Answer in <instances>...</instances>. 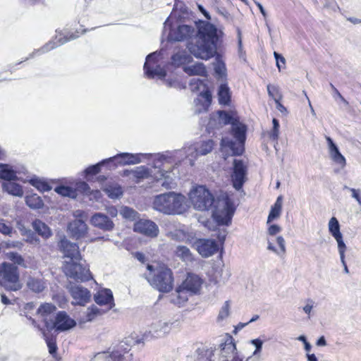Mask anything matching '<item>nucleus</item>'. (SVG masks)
<instances>
[{"label": "nucleus", "instance_id": "16", "mask_svg": "<svg viewBox=\"0 0 361 361\" xmlns=\"http://www.w3.org/2000/svg\"><path fill=\"white\" fill-rule=\"evenodd\" d=\"M67 288L71 297L76 300L75 302H72L73 305L84 306L90 302L91 294L87 288L79 285H75L72 282H69V285Z\"/></svg>", "mask_w": 361, "mask_h": 361}, {"label": "nucleus", "instance_id": "64", "mask_svg": "<svg viewBox=\"0 0 361 361\" xmlns=\"http://www.w3.org/2000/svg\"><path fill=\"white\" fill-rule=\"evenodd\" d=\"M274 58L276 60V66H277L279 71H281L282 68H284V66L286 63V59L282 56V54H281L276 51L274 52Z\"/></svg>", "mask_w": 361, "mask_h": 361}, {"label": "nucleus", "instance_id": "25", "mask_svg": "<svg viewBox=\"0 0 361 361\" xmlns=\"http://www.w3.org/2000/svg\"><path fill=\"white\" fill-rule=\"evenodd\" d=\"M218 102L220 105L229 106L231 104L232 92L227 82L221 83L217 90Z\"/></svg>", "mask_w": 361, "mask_h": 361}, {"label": "nucleus", "instance_id": "22", "mask_svg": "<svg viewBox=\"0 0 361 361\" xmlns=\"http://www.w3.org/2000/svg\"><path fill=\"white\" fill-rule=\"evenodd\" d=\"M221 357L224 359L231 357V355L238 352L234 338L229 334H226L224 341L219 345Z\"/></svg>", "mask_w": 361, "mask_h": 361}, {"label": "nucleus", "instance_id": "31", "mask_svg": "<svg viewBox=\"0 0 361 361\" xmlns=\"http://www.w3.org/2000/svg\"><path fill=\"white\" fill-rule=\"evenodd\" d=\"M192 54H187L185 51L173 54L171 57V64L175 67H180L182 65L188 64L193 61Z\"/></svg>", "mask_w": 361, "mask_h": 361}, {"label": "nucleus", "instance_id": "57", "mask_svg": "<svg viewBox=\"0 0 361 361\" xmlns=\"http://www.w3.org/2000/svg\"><path fill=\"white\" fill-rule=\"evenodd\" d=\"M74 190H76L77 193L78 192H80L84 195H89L90 193V185H88L87 183L82 180L78 181L75 183V188H74Z\"/></svg>", "mask_w": 361, "mask_h": 361}, {"label": "nucleus", "instance_id": "21", "mask_svg": "<svg viewBox=\"0 0 361 361\" xmlns=\"http://www.w3.org/2000/svg\"><path fill=\"white\" fill-rule=\"evenodd\" d=\"M94 302L100 305H109V310L115 306L114 295L111 289L102 288L94 295Z\"/></svg>", "mask_w": 361, "mask_h": 361}, {"label": "nucleus", "instance_id": "36", "mask_svg": "<svg viewBox=\"0 0 361 361\" xmlns=\"http://www.w3.org/2000/svg\"><path fill=\"white\" fill-rule=\"evenodd\" d=\"M25 199L26 205L32 209H42L44 205L41 197L36 193L27 195Z\"/></svg>", "mask_w": 361, "mask_h": 361}, {"label": "nucleus", "instance_id": "34", "mask_svg": "<svg viewBox=\"0 0 361 361\" xmlns=\"http://www.w3.org/2000/svg\"><path fill=\"white\" fill-rule=\"evenodd\" d=\"M102 189L110 199H118L123 194L122 187L117 183L107 184Z\"/></svg>", "mask_w": 361, "mask_h": 361}, {"label": "nucleus", "instance_id": "40", "mask_svg": "<svg viewBox=\"0 0 361 361\" xmlns=\"http://www.w3.org/2000/svg\"><path fill=\"white\" fill-rule=\"evenodd\" d=\"M120 214L123 219L131 221H135L140 216L139 213L136 210L128 206L121 207L120 209Z\"/></svg>", "mask_w": 361, "mask_h": 361}, {"label": "nucleus", "instance_id": "19", "mask_svg": "<svg viewBox=\"0 0 361 361\" xmlns=\"http://www.w3.org/2000/svg\"><path fill=\"white\" fill-rule=\"evenodd\" d=\"M88 227L82 219H75L68 224L67 231L70 237L75 240L84 238L87 233Z\"/></svg>", "mask_w": 361, "mask_h": 361}, {"label": "nucleus", "instance_id": "47", "mask_svg": "<svg viewBox=\"0 0 361 361\" xmlns=\"http://www.w3.org/2000/svg\"><path fill=\"white\" fill-rule=\"evenodd\" d=\"M164 82L168 87H173L178 90L186 89V83L177 80L176 78H164Z\"/></svg>", "mask_w": 361, "mask_h": 361}, {"label": "nucleus", "instance_id": "30", "mask_svg": "<svg viewBox=\"0 0 361 361\" xmlns=\"http://www.w3.org/2000/svg\"><path fill=\"white\" fill-rule=\"evenodd\" d=\"M32 224L35 231L43 238L48 239L53 235L49 226L42 220L36 219Z\"/></svg>", "mask_w": 361, "mask_h": 361}, {"label": "nucleus", "instance_id": "49", "mask_svg": "<svg viewBox=\"0 0 361 361\" xmlns=\"http://www.w3.org/2000/svg\"><path fill=\"white\" fill-rule=\"evenodd\" d=\"M214 142L212 139H209V140L202 141L200 145L199 153L201 155L207 154L208 153L212 152V150L214 148Z\"/></svg>", "mask_w": 361, "mask_h": 361}, {"label": "nucleus", "instance_id": "17", "mask_svg": "<svg viewBox=\"0 0 361 361\" xmlns=\"http://www.w3.org/2000/svg\"><path fill=\"white\" fill-rule=\"evenodd\" d=\"M133 231L148 237L154 238L159 234V228L152 220L139 219L133 225Z\"/></svg>", "mask_w": 361, "mask_h": 361}, {"label": "nucleus", "instance_id": "39", "mask_svg": "<svg viewBox=\"0 0 361 361\" xmlns=\"http://www.w3.org/2000/svg\"><path fill=\"white\" fill-rule=\"evenodd\" d=\"M27 287L34 293H39L45 288L42 279L30 276L27 281Z\"/></svg>", "mask_w": 361, "mask_h": 361}, {"label": "nucleus", "instance_id": "27", "mask_svg": "<svg viewBox=\"0 0 361 361\" xmlns=\"http://www.w3.org/2000/svg\"><path fill=\"white\" fill-rule=\"evenodd\" d=\"M13 181H4L1 184L2 190L11 195L21 197L23 195V187L20 184Z\"/></svg>", "mask_w": 361, "mask_h": 361}, {"label": "nucleus", "instance_id": "11", "mask_svg": "<svg viewBox=\"0 0 361 361\" xmlns=\"http://www.w3.org/2000/svg\"><path fill=\"white\" fill-rule=\"evenodd\" d=\"M57 248L63 254V257L69 258L70 261L82 259L78 244L70 241L63 234L60 235V239L57 242Z\"/></svg>", "mask_w": 361, "mask_h": 361}, {"label": "nucleus", "instance_id": "2", "mask_svg": "<svg viewBox=\"0 0 361 361\" xmlns=\"http://www.w3.org/2000/svg\"><path fill=\"white\" fill-rule=\"evenodd\" d=\"M181 16L171 18L170 15L164 23V28L169 29L167 41L169 42L187 41L186 48L189 51L190 45H200L202 37L200 35V30L207 27L210 22L203 20L195 21L196 29L194 26L181 23Z\"/></svg>", "mask_w": 361, "mask_h": 361}, {"label": "nucleus", "instance_id": "5", "mask_svg": "<svg viewBox=\"0 0 361 361\" xmlns=\"http://www.w3.org/2000/svg\"><path fill=\"white\" fill-rule=\"evenodd\" d=\"M194 208L199 211H209L217 208L223 197H215L212 192L202 185L193 187L188 194Z\"/></svg>", "mask_w": 361, "mask_h": 361}, {"label": "nucleus", "instance_id": "9", "mask_svg": "<svg viewBox=\"0 0 361 361\" xmlns=\"http://www.w3.org/2000/svg\"><path fill=\"white\" fill-rule=\"evenodd\" d=\"M80 261H65L63 264V271L65 275L76 282L83 283L93 279L87 264H83Z\"/></svg>", "mask_w": 361, "mask_h": 361}, {"label": "nucleus", "instance_id": "63", "mask_svg": "<svg viewBox=\"0 0 361 361\" xmlns=\"http://www.w3.org/2000/svg\"><path fill=\"white\" fill-rule=\"evenodd\" d=\"M88 312L87 314V321H92L94 318L101 314V310L94 305H92L87 308Z\"/></svg>", "mask_w": 361, "mask_h": 361}, {"label": "nucleus", "instance_id": "24", "mask_svg": "<svg viewBox=\"0 0 361 361\" xmlns=\"http://www.w3.org/2000/svg\"><path fill=\"white\" fill-rule=\"evenodd\" d=\"M326 142L331 159L336 164L340 165L341 168H344L346 165V160L344 156L341 153L337 145L330 137H326Z\"/></svg>", "mask_w": 361, "mask_h": 361}, {"label": "nucleus", "instance_id": "38", "mask_svg": "<svg viewBox=\"0 0 361 361\" xmlns=\"http://www.w3.org/2000/svg\"><path fill=\"white\" fill-rule=\"evenodd\" d=\"M215 348H198L195 353L197 354L196 361H214L212 357L214 355Z\"/></svg>", "mask_w": 361, "mask_h": 361}, {"label": "nucleus", "instance_id": "48", "mask_svg": "<svg viewBox=\"0 0 361 361\" xmlns=\"http://www.w3.org/2000/svg\"><path fill=\"white\" fill-rule=\"evenodd\" d=\"M99 164L102 168L104 167L109 171L114 170L118 167L116 156H113L111 157L102 159V161H99Z\"/></svg>", "mask_w": 361, "mask_h": 361}, {"label": "nucleus", "instance_id": "56", "mask_svg": "<svg viewBox=\"0 0 361 361\" xmlns=\"http://www.w3.org/2000/svg\"><path fill=\"white\" fill-rule=\"evenodd\" d=\"M176 11H180V13H181L183 15H188L189 13V9L185 5V4L183 1L179 0L175 1V4L173 5L172 12L171 13V18H173V13Z\"/></svg>", "mask_w": 361, "mask_h": 361}, {"label": "nucleus", "instance_id": "37", "mask_svg": "<svg viewBox=\"0 0 361 361\" xmlns=\"http://www.w3.org/2000/svg\"><path fill=\"white\" fill-rule=\"evenodd\" d=\"M54 191L60 195L62 197H70L72 199H75L78 196V193L76 192V190H74L73 188L69 185H59L55 187Z\"/></svg>", "mask_w": 361, "mask_h": 361}, {"label": "nucleus", "instance_id": "7", "mask_svg": "<svg viewBox=\"0 0 361 361\" xmlns=\"http://www.w3.org/2000/svg\"><path fill=\"white\" fill-rule=\"evenodd\" d=\"M18 266L3 262L0 264V286L7 291H17L22 288Z\"/></svg>", "mask_w": 361, "mask_h": 361}, {"label": "nucleus", "instance_id": "44", "mask_svg": "<svg viewBox=\"0 0 361 361\" xmlns=\"http://www.w3.org/2000/svg\"><path fill=\"white\" fill-rule=\"evenodd\" d=\"M6 258L11 260L15 265H20L24 268L27 266L25 264V259L23 257L18 253L17 252H9L6 254Z\"/></svg>", "mask_w": 361, "mask_h": 361}, {"label": "nucleus", "instance_id": "1", "mask_svg": "<svg viewBox=\"0 0 361 361\" xmlns=\"http://www.w3.org/2000/svg\"><path fill=\"white\" fill-rule=\"evenodd\" d=\"M207 24V27L200 31L201 44L199 46L190 45L189 52L196 59L205 61L215 57L216 62L213 63L215 75L218 79L226 80V63L218 52V49L222 46L224 33L214 24Z\"/></svg>", "mask_w": 361, "mask_h": 361}, {"label": "nucleus", "instance_id": "13", "mask_svg": "<svg viewBox=\"0 0 361 361\" xmlns=\"http://www.w3.org/2000/svg\"><path fill=\"white\" fill-rule=\"evenodd\" d=\"M193 247L196 249L200 255L207 258L216 253L219 249V244L214 239L199 238L194 241Z\"/></svg>", "mask_w": 361, "mask_h": 361}, {"label": "nucleus", "instance_id": "23", "mask_svg": "<svg viewBox=\"0 0 361 361\" xmlns=\"http://www.w3.org/2000/svg\"><path fill=\"white\" fill-rule=\"evenodd\" d=\"M118 166L133 165L141 162V158L144 154H132L129 152H121L115 155Z\"/></svg>", "mask_w": 361, "mask_h": 361}, {"label": "nucleus", "instance_id": "41", "mask_svg": "<svg viewBox=\"0 0 361 361\" xmlns=\"http://www.w3.org/2000/svg\"><path fill=\"white\" fill-rule=\"evenodd\" d=\"M176 255L183 261H192V254L190 249L185 245H178L175 251Z\"/></svg>", "mask_w": 361, "mask_h": 361}, {"label": "nucleus", "instance_id": "33", "mask_svg": "<svg viewBox=\"0 0 361 361\" xmlns=\"http://www.w3.org/2000/svg\"><path fill=\"white\" fill-rule=\"evenodd\" d=\"M28 183L41 192H49L52 189L47 180L40 178L37 176H33L29 179Z\"/></svg>", "mask_w": 361, "mask_h": 361}, {"label": "nucleus", "instance_id": "8", "mask_svg": "<svg viewBox=\"0 0 361 361\" xmlns=\"http://www.w3.org/2000/svg\"><path fill=\"white\" fill-rule=\"evenodd\" d=\"M235 212V207L233 200L228 196H225L218 207L212 210V217L217 226H228L232 222Z\"/></svg>", "mask_w": 361, "mask_h": 361}, {"label": "nucleus", "instance_id": "46", "mask_svg": "<svg viewBox=\"0 0 361 361\" xmlns=\"http://www.w3.org/2000/svg\"><path fill=\"white\" fill-rule=\"evenodd\" d=\"M102 170L99 161L95 164H92L87 167L83 171L82 175L88 180L89 177L98 174Z\"/></svg>", "mask_w": 361, "mask_h": 361}, {"label": "nucleus", "instance_id": "55", "mask_svg": "<svg viewBox=\"0 0 361 361\" xmlns=\"http://www.w3.org/2000/svg\"><path fill=\"white\" fill-rule=\"evenodd\" d=\"M230 313V301L226 300L220 309L217 317V322H221L227 318Z\"/></svg>", "mask_w": 361, "mask_h": 361}, {"label": "nucleus", "instance_id": "62", "mask_svg": "<svg viewBox=\"0 0 361 361\" xmlns=\"http://www.w3.org/2000/svg\"><path fill=\"white\" fill-rule=\"evenodd\" d=\"M267 88L269 96L274 100L278 98V97L282 96L280 93L279 88L277 86L269 84Z\"/></svg>", "mask_w": 361, "mask_h": 361}, {"label": "nucleus", "instance_id": "3", "mask_svg": "<svg viewBox=\"0 0 361 361\" xmlns=\"http://www.w3.org/2000/svg\"><path fill=\"white\" fill-rule=\"evenodd\" d=\"M187 198L181 193L167 192L154 197L153 208L164 214H182L187 210Z\"/></svg>", "mask_w": 361, "mask_h": 361}, {"label": "nucleus", "instance_id": "53", "mask_svg": "<svg viewBox=\"0 0 361 361\" xmlns=\"http://www.w3.org/2000/svg\"><path fill=\"white\" fill-rule=\"evenodd\" d=\"M167 331L166 329L162 331L161 329L159 331V333L157 332V335L154 336L153 334H152L151 331L145 332L140 338H136L135 341H140V343H144L145 341H149L154 338L160 337L162 335H164L166 334Z\"/></svg>", "mask_w": 361, "mask_h": 361}, {"label": "nucleus", "instance_id": "15", "mask_svg": "<svg viewBox=\"0 0 361 361\" xmlns=\"http://www.w3.org/2000/svg\"><path fill=\"white\" fill-rule=\"evenodd\" d=\"M216 114L218 116L217 117L214 114L210 115L209 122L207 125V130L209 133L213 132V130L218 128L217 126L221 125V123L224 125L230 124L232 126V123H234L238 120V118H235L231 113L225 110H218Z\"/></svg>", "mask_w": 361, "mask_h": 361}, {"label": "nucleus", "instance_id": "50", "mask_svg": "<svg viewBox=\"0 0 361 361\" xmlns=\"http://www.w3.org/2000/svg\"><path fill=\"white\" fill-rule=\"evenodd\" d=\"M171 156L163 153H158L155 155V159L153 161V167L161 169L164 161L171 162Z\"/></svg>", "mask_w": 361, "mask_h": 361}, {"label": "nucleus", "instance_id": "4", "mask_svg": "<svg viewBox=\"0 0 361 361\" xmlns=\"http://www.w3.org/2000/svg\"><path fill=\"white\" fill-rule=\"evenodd\" d=\"M148 272L145 278L154 288L160 293H169L173 288V276L171 269L167 266L152 264L147 265Z\"/></svg>", "mask_w": 361, "mask_h": 361}, {"label": "nucleus", "instance_id": "60", "mask_svg": "<svg viewBox=\"0 0 361 361\" xmlns=\"http://www.w3.org/2000/svg\"><path fill=\"white\" fill-rule=\"evenodd\" d=\"M338 244V250L340 255V258L345 257V252L346 250V245L344 243L343 235L338 237L334 238Z\"/></svg>", "mask_w": 361, "mask_h": 361}, {"label": "nucleus", "instance_id": "43", "mask_svg": "<svg viewBox=\"0 0 361 361\" xmlns=\"http://www.w3.org/2000/svg\"><path fill=\"white\" fill-rule=\"evenodd\" d=\"M44 336L49 349V353L52 356H55L57 354L58 350L56 337L53 335L47 336L45 334H44Z\"/></svg>", "mask_w": 361, "mask_h": 361}, {"label": "nucleus", "instance_id": "42", "mask_svg": "<svg viewBox=\"0 0 361 361\" xmlns=\"http://www.w3.org/2000/svg\"><path fill=\"white\" fill-rule=\"evenodd\" d=\"M329 232L334 238H336L343 235L341 232V226L339 221L335 216L331 217L329 220Z\"/></svg>", "mask_w": 361, "mask_h": 361}, {"label": "nucleus", "instance_id": "52", "mask_svg": "<svg viewBox=\"0 0 361 361\" xmlns=\"http://www.w3.org/2000/svg\"><path fill=\"white\" fill-rule=\"evenodd\" d=\"M56 310L55 305L51 303H44L42 304L37 309V313L40 314L42 316H47L51 313H53Z\"/></svg>", "mask_w": 361, "mask_h": 361}, {"label": "nucleus", "instance_id": "35", "mask_svg": "<svg viewBox=\"0 0 361 361\" xmlns=\"http://www.w3.org/2000/svg\"><path fill=\"white\" fill-rule=\"evenodd\" d=\"M282 202H283V197L282 195H279L274 205L271 206L270 212L267 218V224L271 223L274 220L278 219L281 213L282 209Z\"/></svg>", "mask_w": 361, "mask_h": 361}, {"label": "nucleus", "instance_id": "54", "mask_svg": "<svg viewBox=\"0 0 361 361\" xmlns=\"http://www.w3.org/2000/svg\"><path fill=\"white\" fill-rule=\"evenodd\" d=\"M201 85H203L204 87H207V84L204 82V80L200 78H192L190 80L189 86L190 90L192 92H198L200 89Z\"/></svg>", "mask_w": 361, "mask_h": 361}, {"label": "nucleus", "instance_id": "12", "mask_svg": "<svg viewBox=\"0 0 361 361\" xmlns=\"http://www.w3.org/2000/svg\"><path fill=\"white\" fill-rule=\"evenodd\" d=\"M247 173V169L243 161L241 159H234L231 177L232 186L236 190H240L243 188L246 181Z\"/></svg>", "mask_w": 361, "mask_h": 361}, {"label": "nucleus", "instance_id": "45", "mask_svg": "<svg viewBox=\"0 0 361 361\" xmlns=\"http://www.w3.org/2000/svg\"><path fill=\"white\" fill-rule=\"evenodd\" d=\"M204 88L205 89L200 93V96L204 99V102L202 103V105L204 111H207L212 104V94L207 85V87Z\"/></svg>", "mask_w": 361, "mask_h": 361}, {"label": "nucleus", "instance_id": "51", "mask_svg": "<svg viewBox=\"0 0 361 361\" xmlns=\"http://www.w3.org/2000/svg\"><path fill=\"white\" fill-rule=\"evenodd\" d=\"M132 173L137 179H144L148 178L149 176V170L145 166L137 167L135 170H132Z\"/></svg>", "mask_w": 361, "mask_h": 361}, {"label": "nucleus", "instance_id": "32", "mask_svg": "<svg viewBox=\"0 0 361 361\" xmlns=\"http://www.w3.org/2000/svg\"><path fill=\"white\" fill-rule=\"evenodd\" d=\"M0 179L4 181L18 180L17 172L8 164L0 163Z\"/></svg>", "mask_w": 361, "mask_h": 361}, {"label": "nucleus", "instance_id": "20", "mask_svg": "<svg viewBox=\"0 0 361 361\" xmlns=\"http://www.w3.org/2000/svg\"><path fill=\"white\" fill-rule=\"evenodd\" d=\"M78 37V36L75 34H71L69 36H63V37L60 36L59 37L56 36L55 39L50 40L49 42L46 43L44 46H42L40 49H37L35 51H33L30 54V57H32L35 54H41L47 53V52L54 49V48L63 44L64 43H66L70 40L76 39Z\"/></svg>", "mask_w": 361, "mask_h": 361}, {"label": "nucleus", "instance_id": "61", "mask_svg": "<svg viewBox=\"0 0 361 361\" xmlns=\"http://www.w3.org/2000/svg\"><path fill=\"white\" fill-rule=\"evenodd\" d=\"M250 343L255 347L252 355H257L262 352L264 341L260 338L252 339Z\"/></svg>", "mask_w": 361, "mask_h": 361}, {"label": "nucleus", "instance_id": "59", "mask_svg": "<svg viewBox=\"0 0 361 361\" xmlns=\"http://www.w3.org/2000/svg\"><path fill=\"white\" fill-rule=\"evenodd\" d=\"M329 85L332 90L333 98L336 101H337V99H339L340 101L345 104V106H349V102L342 96L338 90L332 83H330Z\"/></svg>", "mask_w": 361, "mask_h": 361}, {"label": "nucleus", "instance_id": "18", "mask_svg": "<svg viewBox=\"0 0 361 361\" xmlns=\"http://www.w3.org/2000/svg\"><path fill=\"white\" fill-rule=\"evenodd\" d=\"M90 224L104 232L112 231L115 227V224L111 218L102 212L94 213L90 219Z\"/></svg>", "mask_w": 361, "mask_h": 361}, {"label": "nucleus", "instance_id": "58", "mask_svg": "<svg viewBox=\"0 0 361 361\" xmlns=\"http://www.w3.org/2000/svg\"><path fill=\"white\" fill-rule=\"evenodd\" d=\"M161 55V51H156L149 54L146 56L145 62L144 64H150L151 65V63L154 64V63H157L159 60Z\"/></svg>", "mask_w": 361, "mask_h": 361}, {"label": "nucleus", "instance_id": "29", "mask_svg": "<svg viewBox=\"0 0 361 361\" xmlns=\"http://www.w3.org/2000/svg\"><path fill=\"white\" fill-rule=\"evenodd\" d=\"M140 341H135V338L133 336L126 337L117 345L114 347V350H118V353L125 355L130 350L133 345L139 344Z\"/></svg>", "mask_w": 361, "mask_h": 361}, {"label": "nucleus", "instance_id": "26", "mask_svg": "<svg viewBox=\"0 0 361 361\" xmlns=\"http://www.w3.org/2000/svg\"><path fill=\"white\" fill-rule=\"evenodd\" d=\"M143 70L145 75L149 79L157 77L159 79L164 80L167 75L166 69L160 65L153 67L150 64H144Z\"/></svg>", "mask_w": 361, "mask_h": 361}, {"label": "nucleus", "instance_id": "14", "mask_svg": "<svg viewBox=\"0 0 361 361\" xmlns=\"http://www.w3.org/2000/svg\"><path fill=\"white\" fill-rule=\"evenodd\" d=\"M202 279L197 274L189 273L186 279L176 288V293H190V295L199 293L202 284Z\"/></svg>", "mask_w": 361, "mask_h": 361}, {"label": "nucleus", "instance_id": "6", "mask_svg": "<svg viewBox=\"0 0 361 361\" xmlns=\"http://www.w3.org/2000/svg\"><path fill=\"white\" fill-rule=\"evenodd\" d=\"M247 132V126L238 119L234 123H232L231 128V135L235 140L227 137H223L221 140V146L229 148L232 152V156L243 155L245 150Z\"/></svg>", "mask_w": 361, "mask_h": 361}, {"label": "nucleus", "instance_id": "10", "mask_svg": "<svg viewBox=\"0 0 361 361\" xmlns=\"http://www.w3.org/2000/svg\"><path fill=\"white\" fill-rule=\"evenodd\" d=\"M44 326L51 331L55 330L57 332H63L74 328L77 323L75 319L65 311H59L56 313L54 319H44Z\"/></svg>", "mask_w": 361, "mask_h": 361}, {"label": "nucleus", "instance_id": "28", "mask_svg": "<svg viewBox=\"0 0 361 361\" xmlns=\"http://www.w3.org/2000/svg\"><path fill=\"white\" fill-rule=\"evenodd\" d=\"M183 70L190 76L199 75L204 78L208 76L206 66L202 62H197L192 66H183Z\"/></svg>", "mask_w": 361, "mask_h": 361}]
</instances>
